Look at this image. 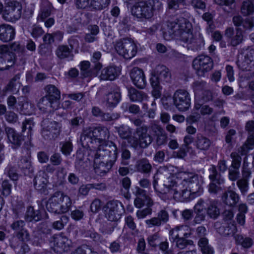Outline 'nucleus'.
I'll use <instances>...</instances> for the list:
<instances>
[{
    "label": "nucleus",
    "instance_id": "obj_41",
    "mask_svg": "<svg viewBox=\"0 0 254 254\" xmlns=\"http://www.w3.org/2000/svg\"><path fill=\"white\" fill-rule=\"evenodd\" d=\"M18 106L19 107H17V110L22 114H30L33 111V105L25 100L18 102Z\"/></svg>",
    "mask_w": 254,
    "mask_h": 254
},
{
    "label": "nucleus",
    "instance_id": "obj_53",
    "mask_svg": "<svg viewBox=\"0 0 254 254\" xmlns=\"http://www.w3.org/2000/svg\"><path fill=\"white\" fill-rule=\"evenodd\" d=\"M4 174L12 181H15L18 179L19 176L16 167L11 164L8 165L5 169Z\"/></svg>",
    "mask_w": 254,
    "mask_h": 254
},
{
    "label": "nucleus",
    "instance_id": "obj_23",
    "mask_svg": "<svg viewBox=\"0 0 254 254\" xmlns=\"http://www.w3.org/2000/svg\"><path fill=\"white\" fill-rule=\"evenodd\" d=\"M14 35V29L11 25L6 24L0 25V40L9 42L13 39Z\"/></svg>",
    "mask_w": 254,
    "mask_h": 254
},
{
    "label": "nucleus",
    "instance_id": "obj_43",
    "mask_svg": "<svg viewBox=\"0 0 254 254\" xmlns=\"http://www.w3.org/2000/svg\"><path fill=\"white\" fill-rule=\"evenodd\" d=\"M213 99V93L209 90H204L202 91L201 95H197L195 98V102H200L204 103Z\"/></svg>",
    "mask_w": 254,
    "mask_h": 254
},
{
    "label": "nucleus",
    "instance_id": "obj_57",
    "mask_svg": "<svg viewBox=\"0 0 254 254\" xmlns=\"http://www.w3.org/2000/svg\"><path fill=\"white\" fill-rule=\"evenodd\" d=\"M206 86V83L204 81H196L193 83L192 86L195 97L200 94V91H203L205 90Z\"/></svg>",
    "mask_w": 254,
    "mask_h": 254
},
{
    "label": "nucleus",
    "instance_id": "obj_4",
    "mask_svg": "<svg viewBox=\"0 0 254 254\" xmlns=\"http://www.w3.org/2000/svg\"><path fill=\"white\" fill-rule=\"evenodd\" d=\"M148 128L147 126H142L136 129V133L138 138L132 136L127 138L130 146L134 149L139 146L141 148H146L152 141V137L147 133Z\"/></svg>",
    "mask_w": 254,
    "mask_h": 254
},
{
    "label": "nucleus",
    "instance_id": "obj_37",
    "mask_svg": "<svg viewBox=\"0 0 254 254\" xmlns=\"http://www.w3.org/2000/svg\"><path fill=\"white\" fill-rule=\"evenodd\" d=\"M237 228L233 223L227 224L220 227L218 229L219 233L224 236L233 235L236 232Z\"/></svg>",
    "mask_w": 254,
    "mask_h": 254
},
{
    "label": "nucleus",
    "instance_id": "obj_64",
    "mask_svg": "<svg viewBox=\"0 0 254 254\" xmlns=\"http://www.w3.org/2000/svg\"><path fill=\"white\" fill-rule=\"evenodd\" d=\"M61 151L65 155H68L72 150V144L70 141H65L61 143Z\"/></svg>",
    "mask_w": 254,
    "mask_h": 254
},
{
    "label": "nucleus",
    "instance_id": "obj_2",
    "mask_svg": "<svg viewBox=\"0 0 254 254\" xmlns=\"http://www.w3.org/2000/svg\"><path fill=\"white\" fill-rule=\"evenodd\" d=\"M163 7L161 0H141L135 2L132 5V14L139 19H149L154 13Z\"/></svg>",
    "mask_w": 254,
    "mask_h": 254
},
{
    "label": "nucleus",
    "instance_id": "obj_54",
    "mask_svg": "<svg viewBox=\"0 0 254 254\" xmlns=\"http://www.w3.org/2000/svg\"><path fill=\"white\" fill-rule=\"evenodd\" d=\"M243 40V35L242 31L239 29L237 28L235 36L232 37L230 39V45L232 46L235 47L241 43Z\"/></svg>",
    "mask_w": 254,
    "mask_h": 254
},
{
    "label": "nucleus",
    "instance_id": "obj_61",
    "mask_svg": "<svg viewBox=\"0 0 254 254\" xmlns=\"http://www.w3.org/2000/svg\"><path fill=\"white\" fill-rule=\"evenodd\" d=\"M51 8L50 5L42 7L37 17L38 21H44L51 14Z\"/></svg>",
    "mask_w": 254,
    "mask_h": 254
},
{
    "label": "nucleus",
    "instance_id": "obj_13",
    "mask_svg": "<svg viewBox=\"0 0 254 254\" xmlns=\"http://www.w3.org/2000/svg\"><path fill=\"white\" fill-rule=\"evenodd\" d=\"M174 104L180 111L188 110L190 106V95L186 90L179 89L173 95Z\"/></svg>",
    "mask_w": 254,
    "mask_h": 254
},
{
    "label": "nucleus",
    "instance_id": "obj_25",
    "mask_svg": "<svg viewBox=\"0 0 254 254\" xmlns=\"http://www.w3.org/2000/svg\"><path fill=\"white\" fill-rule=\"evenodd\" d=\"M46 92V97L51 101L52 103H55L56 105L59 104V100L61 98V92L60 90L54 85H48L45 88Z\"/></svg>",
    "mask_w": 254,
    "mask_h": 254
},
{
    "label": "nucleus",
    "instance_id": "obj_45",
    "mask_svg": "<svg viewBox=\"0 0 254 254\" xmlns=\"http://www.w3.org/2000/svg\"><path fill=\"white\" fill-rule=\"evenodd\" d=\"M118 54L126 59H130L136 54V49H115Z\"/></svg>",
    "mask_w": 254,
    "mask_h": 254
},
{
    "label": "nucleus",
    "instance_id": "obj_35",
    "mask_svg": "<svg viewBox=\"0 0 254 254\" xmlns=\"http://www.w3.org/2000/svg\"><path fill=\"white\" fill-rule=\"evenodd\" d=\"M115 48H129L134 47L137 48L138 44L133 39L129 37H126L118 40L115 44Z\"/></svg>",
    "mask_w": 254,
    "mask_h": 254
},
{
    "label": "nucleus",
    "instance_id": "obj_20",
    "mask_svg": "<svg viewBox=\"0 0 254 254\" xmlns=\"http://www.w3.org/2000/svg\"><path fill=\"white\" fill-rule=\"evenodd\" d=\"M48 214L44 209L35 210L33 207L27 208L25 219L27 222H38L42 219H48Z\"/></svg>",
    "mask_w": 254,
    "mask_h": 254
},
{
    "label": "nucleus",
    "instance_id": "obj_59",
    "mask_svg": "<svg viewBox=\"0 0 254 254\" xmlns=\"http://www.w3.org/2000/svg\"><path fill=\"white\" fill-rule=\"evenodd\" d=\"M187 238H181L177 239L175 241H173V242L176 243V246L177 248L180 249H185L188 245H191L193 243L192 241L190 240L186 239Z\"/></svg>",
    "mask_w": 254,
    "mask_h": 254
},
{
    "label": "nucleus",
    "instance_id": "obj_14",
    "mask_svg": "<svg viewBox=\"0 0 254 254\" xmlns=\"http://www.w3.org/2000/svg\"><path fill=\"white\" fill-rule=\"evenodd\" d=\"M80 141L83 147L90 149H95L96 146L94 144L98 143L94 130L91 127L83 129L80 136Z\"/></svg>",
    "mask_w": 254,
    "mask_h": 254
},
{
    "label": "nucleus",
    "instance_id": "obj_12",
    "mask_svg": "<svg viewBox=\"0 0 254 254\" xmlns=\"http://www.w3.org/2000/svg\"><path fill=\"white\" fill-rule=\"evenodd\" d=\"M209 179L211 183L208 186L209 192L213 194H217L222 190L221 185L224 183V180L219 173L215 165H212L209 169Z\"/></svg>",
    "mask_w": 254,
    "mask_h": 254
},
{
    "label": "nucleus",
    "instance_id": "obj_56",
    "mask_svg": "<svg viewBox=\"0 0 254 254\" xmlns=\"http://www.w3.org/2000/svg\"><path fill=\"white\" fill-rule=\"evenodd\" d=\"M21 15V6L19 4L15 6L12 13H10V16H4V19L6 20L11 21L18 19Z\"/></svg>",
    "mask_w": 254,
    "mask_h": 254
},
{
    "label": "nucleus",
    "instance_id": "obj_60",
    "mask_svg": "<svg viewBox=\"0 0 254 254\" xmlns=\"http://www.w3.org/2000/svg\"><path fill=\"white\" fill-rule=\"evenodd\" d=\"M92 0H75V3L78 8H88L92 10Z\"/></svg>",
    "mask_w": 254,
    "mask_h": 254
},
{
    "label": "nucleus",
    "instance_id": "obj_38",
    "mask_svg": "<svg viewBox=\"0 0 254 254\" xmlns=\"http://www.w3.org/2000/svg\"><path fill=\"white\" fill-rule=\"evenodd\" d=\"M119 149L122 152V163L124 165H127L128 160L131 157V154L129 150L127 148V144L126 141H123L120 143Z\"/></svg>",
    "mask_w": 254,
    "mask_h": 254
},
{
    "label": "nucleus",
    "instance_id": "obj_28",
    "mask_svg": "<svg viewBox=\"0 0 254 254\" xmlns=\"http://www.w3.org/2000/svg\"><path fill=\"white\" fill-rule=\"evenodd\" d=\"M248 49H242L240 54L238 55L237 64L238 67L243 70L247 69L249 61H251L248 55Z\"/></svg>",
    "mask_w": 254,
    "mask_h": 254
},
{
    "label": "nucleus",
    "instance_id": "obj_49",
    "mask_svg": "<svg viewBox=\"0 0 254 254\" xmlns=\"http://www.w3.org/2000/svg\"><path fill=\"white\" fill-rule=\"evenodd\" d=\"M81 74L84 77H88L92 74V70L90 68V63L88 61H82L80 64Z\"/></svg>",
    "mask_w": 254,
    "mask_h": 254
},
{
    "label": "nucleus",
    "instance_id": "obj_62",
    "mask_svg": "<svg viewBox=\"0 0 254 254\" xmlns=\"http://www.w3.org/2000/svg\"><path fill=\"white\" fill-rule=\"evenodd\" d=\"M19 3L15 1H11L8 2L7 5L5 6L3 13V17L4 16L7 15V16H10V13H12L14 11V8L15 6L19 5Z\"/></svg>",
    "mask_w": 254,
    "mask_h": 254
},
{
    "label": "nucleus",
    "instance_id": "obj_30",
    "mask_svg": "<svg viewBox=\"0 0 254 254\" xmlns=\"http://www.w3.org/2000/svg\"><path fill=\"white\" fill-rule=\"evenodd\" d=\"M48 180L46 175L44 172H39L34 179V185L35 189L42 191L46 189Z\"/></svg>",
    "mask_w": 254,
    "mask_h": 254
},
{
    "label": "nucleus",
    "instance_id": "obj_34",
    "mask_svg": "<svg viewBox=\"0 0 254 254\" xmlns=\"http://www.w3.org/2000/svg\"><path fill=\"white\" fill-rule=\"evenodd\" d=\"M135 167L138 172L144 174H149L152 170V166L146 158H142L138 160L135 165Z\"/></svg>",
    "mask_w": 254,
    "mask_h": 254
},
{
    "label": "nucleus",
    "instance_id": "obj_32",
    "mask_svg": "<svg viewBox=\"0 0 254 254\" xmlns=\"http://www.w3.org/2000/svg\"><path fill=\"white\" fill-rule=\"evenodd\" d=\"M218 201L215 200L210 201L206 208L207 215L211 219H217L220 214Z\"/></svg>",
    "mask_w": 254,
    "mask_h": 254
},
{
    "label": "nucleus",
    "instance_id": "obj_5",
    "mask_svg": "<svg viewBox=\"0 0 254 254\" xmlns=\"http://www.w3.org/2000/svg\"><path fill=\"white\" fill-rule=\"evenodd\" d=\"M23 52L24 49H0V70L9 69L14 64L16 55Z\"/></svg>",
    "mask_w": 254,
    "mask_h": 254
},
{
    "label": "nucleus",
    "instance_id": "obj_47",
    "mask_svg": "<svg viewBox=\"0 0 254 254\" xmlns=\"http://www.w3.org/2000/svg\"><path fill=\"white\" fill-rule=\"evenodd\" d=\"M235 240L238 244L241 245L244 248H249L253 245V241L251 238H244L240 235H237L235 236Z\"/></svg>",
    "mask_w": 254,
    "mask_h": 254
},
{
    "label": "nucleus",
    "instance_id": "obj_10",
    "mask_svg": "<svg viewBox=\"0 0 254 254\" xmlns=\"http://www.w3.org/2000/svg\"><path fill=\"white\" fill-rule=\"evenodd\" d=\"M41 126V134L45 139H55L59 135L60 127L57 122L44 119L42 122Z\"/></svg>",
    "mask_w": 254,
    "mask_h": 254
},
{
    "label": "nucleus",
    "instance_id": "obj_36",
    "mask_svg": "<svg viewBox=\"0 0 254 254\" xmlns=\"http://www.w3.org/2000/svg\"><path fill=\"white\" fill-rule=\"evenodd\" d=\"M93 129L96 138H97L98 143L100 141H105L106 139L109 138V131L106 127H98Z\"/></svg>",
    "mask_w": 254,
    "mask_h": 254
},
{
    "label": "nucleus",
    "instance_id": "obj_50",
    "mask_svg": "<svg viewBox=\"0 0 254 254\" xmlns=\"http://www.w3.org/2000/svg\"><path fill=\"white\" fill-rule=\"evenodd\" d=\"M241 12L245 15H252L254 13V6L251 1L247 0L243 2Z\"/></svg>",
    "mask_w": 254,
    "mask_h": 254
},
{
    "label": "nucleus",
    "instance_id": "obj_18",
    "mask_svg": "<svg viewBox=\"0 0 254 254\" xmlns=\"http://www.w3.org/2000/svg\"><path fill=\"white\" fill-rule=\"evenodd\" d=\"M5 132L8 141L12 144L13 148H18L24 140V136L20 133L17 132L12 127H5Z\"/></svg>",
    "mask_w": 254,
    "mask_h": 254
},
{
    "label": "nucleus",
    "instance_id": "obj_6",
    "mask_svg": "<svg viewBox=\"0 0 254 254\" xmlns=\"http://www.w3.org/2000/svg\"><path fill=\"white\" fill-rule=\"evenodd\" d=\"M105 143L98 147L95 154V159H102L103 160L115 162L118 156V148L116 145L112 141Z\"/></svg>",
    "mask_w": 254,
    "mask_h": 254
},
{
    "label": "nucleus",
    "instance_id": "obj_16",
    "mask_svg": "<svg viewBox=\"0 0 254 254\" xmlns=\"http://www.w3.org/2000/svg\"><path fill=\"white\" fill-rule=\"evenodd\" d=\"M169 215L168 212L162 209L158 212L156 217L145 220V224L148 228L159 227L162 224L169 221Z\"/></svg>",
    "mask_w": 254,
    "mask_h": 254
},
{
    "label": "nucleus",
    "instance_id": "obj_42",
    "mask_svg": "<svg viewBox=\"0 0 254 254\" xmlns=\"http://www.w3.org/2000/svg\"><path fill=\"white\" fill-rule=\"evenodd\" d=\"M20 74H16L9 82L8 84L4 88L3 91L6 92L8 91L10 92H16L18 89H17L16 86L17 84L19 83V80L20 79Z\"/></svg>",
    "mask_w": 254,
    "mask_h": 254
},
{
    "label": "nucleus",
    "instance_id": "obj_9",
    "mask_svg": "<svg viewBox=\"0 0 254 254\" xmlns=\"http://www.w3.org/2000/svg\"><path fill=\"white\" fill-rule=\"evenodd\" d=\"M192 67L199 76H204L213 67L211 58L207 56L201 55L196 57L192 62Z\"/></svg>",
    "mask_w": 254,
    "mask_h": 254
},
{
    "label": "nucleus",
    "instance_id": "obj_3",
    "mask_svg": "<svg viewBox=\"0 0 254 254\" xmlns=\"http://www.w3.org/2000/svg\"><path fill=\"white\" fill-rule=\"evenodd\" d=\"M71 205L70 197L63 192L58 191L53 193L47 204V210L56 214H62L69 211Z\"/></svg>",
    "mask_w": 254,
    "mask_h": 254
},
{
    "label": "nucleus",
    "instance_id": "obj_1",
    "mask_svg": "<svg viewBox=\"0 0 254 254\" xmlns=\"http://www.w3.org/2000/svg\"><path fill=\"white\" fill-rule=\"evenodd\" d=\"M201 177L193 172L179 171L164 181V186L178 201H187L191 193L199 195L202 191Z\"/></svg>",
    "mask_w": 254,
    "mask_h": 254
},
{
    "label": "nucleus",
    "instance_id": "obj_24",
    "mask_svg": "<svg viewBox=\"0 0 254 254\" xmlns=\"http://www.w3.org/2000/svg\"><path fill=\"white\" fill-rule=\"evenodd\" d=\"M188 231V227L186 226L181 225L176 226L169 232V235L172 241L183 237L189 238L190 235V232Z\"/></svg>",
    "mask_w": 254,
    "mask_h": 254
},
{
    "label": "nucleus",
    "instance_id": "obj_15",
    "mask_svg": "<svg viewBox=\"0 0 254 254\" xmlns=\"http://www.w3.org/2000/svg\"><path fill=\"white\" fill-rule=\"evenodd\" d=\"M51 243L53 244L54 251L60 253L67 251L71 245L70 241L66 236L62 234L53 236Z\"/></svg>",
    "mask_w": 254,
    "mask_h": 254
},
{
    "label": "nucleus",
    "instance_id": "obj_58",
    "mask_svg": "<svg viewBox=\"0 0 254 254\" xmlns=\"http://www.w3.org/2000/svg\"><path fill=\"white\" fill-rule=\"evenodd\" d=\"M230 156L232 159V161L229 168L239 169L242 161L241 157L236 152H232Z\"/></svg>",
    "mask_w": 254,
    "mask_h": 254
},
{
    "label": "nucleus",
    "instance_id": "obj_17",
    "mask_svg": "<svg viewBox=\"0 0 254 254\" xmlns=\"http://www.w3.org/2000/svg\"><path fill=\"white\" fill-rule=\"evenodd\" d=\"M130 78L133 84L137 88L143 89L146 86V80L143 70L138 67H134L129 72Z\"/></svg>",
    "mask_w": 254,
    "mask_h": 254
},
{
    "label": "nucleus",
    "instance_id": "obj_22",
    "mask_svg": "<svg viewBox=\"0 0 254 254\" xmlns=\"http://www.w3.org/2000/svg\"><path fill=\"white\" fill-rule=\"evenodd\" d=\"M194 146L200 151H207L211 146V141L209 138L200 133L197 134L193 138Z\"/></svg>",
    "mask_w": 254,
    "mask_h": 254
},
{
    "label": "nucleus",
    "instance_id": "obj_40",
    "mask_svg": "<svg viewBox=\"0 0 254 254\" xmlns=\"http://www.w3.org/2000/svg\"><path fill=\"white\" fill-rule=\"evenodd\" d=\"M18 166L25 175H29L33 172L30 161L26 158L22 159L18 163Z\"/></svg>",
    "mask_w": 254,
    "mask_h": 254
},
{
    "label": "nucleus",
    "instance_id": "obj_52",
    "mask_svg": "<svg viewBox=\"0 0 254 254\" xmlns=\"http://www.w3.org/2000/svg\"><path fill=\"white\" fill-rule=\"evenodd\" d=\"M146 201H147V206L151 207L153 204V201L149 196H148V198L136 197L134 200V204L136 207L140 208L144 206Z\"/></svg>",
    "mask_w": 254,
    "mask_h": 254
},
{
    "label": "nucleus",
    "instance_id": "obj_51",
    "mask_svg": "<svg viewBox=\"0 0 254 254\" xmlns=\"http://www.w3.org/2000/svg\"><path fill=\"white\" fill-rule=\"evenodd\" d=\"M194 107L197 110H200V112L202 115H210L213 112V109L209 106L200 102H195Z\"/></svg>",
    "mask_w": 254,
    "mask_h": 254
},
{
    "label": "nucleus",
    "instance_id": "obj_55",
    "mask_svg": "<svg viewBox=\"0 0 254 254\" xmlns=\"http://www.w3.org/2000/svg\"><path fill=\"white\" fill-rule=\"evenodd\" d=\"M187 0H167L168 8L174 10L181 8V6L186 5Z\"/></svg>",
    "mask_w": 254,
    "mask_h": 254
},
{
    "label": "nucleus",
    "instance_id": "obj_8",
    "mask_svg": "<svg viewBox=\"0 0 254 254\" xmlns=\"http://www.w3.org/2000/svg\"><path fill=\"white\" fill-rule=\"evenodd\" d=\"M171 73L170 69L163 64H158L152 69L150 79V83L154 86L164 84L171 81Z\"/></svg>",
    "mask_w": 254,
    "mask_h": 254
},
{
    "label": "nucleus",
    "instance_id": "obj_11",
    "mask_svg": "<svg viewBox=\"0 0 254 254\" xmlns=\"http://www.w3.org/2000/svg\"><path fill=\"white\" fill-rule=\"evenodd\" d=\"M105 217L112 222L118 221L124 211L123 204L118 200H111L108 202L105 206Z\"/></svg>",
    "mask_w": 254,
    "mask_h": 254
},
{
    "label": "nucleus",
    "instance_id": "obj_39",
    "mask_svg": "<svg viewBox=\"0 0 254 254\" xmlns=\"http://www.w3.org/2000/svg\"><path fill=\"white\" fill-rule=\"evenodd\" d=\"M37 106L38 108L42 111H46L49 108H56L58 105L55 103H52L50 100L46 96L41 98L38 103Z\"/></svg>",
    "mask_w": 254,
    "mask_h": 254
},
{
    "label": "nucleus",
    "instance_id": "obj_63",
    "mask_svg": "<svg viewBox=\"0 0 254 254\" xmlns=\"http://www.w3.org/2000/svg\"><path fill=\"white\" fill-rule=\"evenodd\" d=\"M149 245L152 247H156L160 241V236L158 233H154L149 236L147 239Z\"/></svg>",
    "mask_w": 254,
    "mask_h": 254
},
{
    "label": "nucleus",
    "instance_id": "obj_33",
    "mask_svg": "<svg viewBox=\"0 0 254 254\" xmlns=\"http://www.w3.org/2000/svg\"><path fill=\"white\" fill-rule=\"evenodd\" d=\"M202 202L200 200L198 201L194 207L195 216L192 222L193 225L200 224L205 219V215L201 206Z\"/></svg>",
    "mask_w": 254,
    "mask_h": 254
},
{
    "label": "nucleus",
    "instance_id": "obj_21",
    "mask_svg": "<svg viewBox=\"0 0 254 254\" xmlns=\"http://www.w3.org/2000/svg\"><path fill=\"white\" fill-rule=\"evenodd\" d=\"M115 162L113 161L94 159V170L95 173L100 176L106 175L112 167Z\"/></svg>",
    "mask_w": 254,
    "mask_h": 254
},
{
    "label": "nucleus",
    "instance_id": "obj_46",
    "mask_svg": "<svg viewBox=\"0 0 254 254\" xmlns=\"http://www.w3.org/2000/svg\"><path fill=\"white\" fill-rule=\"evenodd\" d=\"M69 217L66 215H62L58 220L54 221L52 224V228L57 230H61L69 221Z\"/></svg>",
    "mask_w": 254,
    "mask_h": 254
},
{
    "label": "nucleus",
    "instance_id": "obj_44",
    "mask_svg": "<svg viewBox=\"0 0 254 254\" xmlns=\"http://www.w3.org/2000/svg\"><path fill=\"white\" fill-rule=\"evenodd\" d=\"M116 129L119 136L122 139H127L132 135V130L127 126L122 125L119 127H116Z\"/></svg>",
    "mask_w": 254,
    "mask_h": 254
},
{
    "label": "nucleus",
    "instance_id": "obj_31",
    "mask_svg": "<svg viewBox=\"0 0 254 254\" xmlns=\"http://www.w3.org/2000/svg\"><path fill=\"white\" fill-rule=\"evenodd\" d=\"M193 141V137L190 135H186L184 138V144L182 145L180 150L177 152V156L180 158H183L187 155V153L189 151L190 147L189 145Z\"/></svg>",
    "mask_w": 254,
    "mask_h": 254
},
{
    "label": "nucleus",
    "instance_id": "obj_26",
    "mask_svg": "<svg viewBox=\"0 0 254 254\" xmlns=\"http://www.w3.org/2000/svg\"><path fill=\"white\" fill-rule=\"evenodd\" d=\"M120 73V69L117 67L109 66L102 70L100 77L101 80H113L119 75Z\"/></svg>",
    "mask_w": 254,
    "mask_h": 254
},
{
    "label": "nucleus",
    "instance_id": "obj_29",
    "mask_svg": "<svg viewBox=\"0 0 254 254\" xmlns=\"http://www.w3.org/2000/svg\"><path fill=\"white\" fill-rule=\"evenodd\" d=\"M128 93L130 100L133 102L145 101H147L148 98V96L145 93L137 90L133 87L128 89Z\"/></svg>",
    "mask_w": 254,
    "mask_h": 254
},
{
    "label": "nucleus",
    "instance_id": "obj_48",
    "mask_svg": "<svg viewBox=\"0 0 254 254\" xmlns=\"http://www.w3.org/2000/svg\"><path fill=\"white\" fill-rule=\"evenodd\" d=\"M92 10H101L108 7L110 0H92Z\"/></svg>",
    "mask_w": 254,
    "mask_h": 254
},
{
    "label": "nucleus",
    "instance_id": "obj_27",
    "mask_svg": "<svg viewBox=\"0 0 254 254\" xmlns=\"http://www.w3.org/2000/svg\"><path fill=\"white\" fill-rule=\"evenodd\" d=\"M222 202L229 206H235L239 201L238 194L233 190H227L222 194Z\"/></svg>",
    "mask_w": 254,
    "mask_h": 254
},
{
    "label": "nucleus",
    "instance_id": "obj_19",
    "mask_svg": "<svg viewBox=\"0 0 254 254\" xmlns=\"http://www.w3.org/2000/svg\"><path fill=\"white\" fill-rule=\"evenodd\" d=\"M105 90L104 99L106 106L108 107H115L120 100V93L117 90L110 87H107Z\"/></svg>",
    "mask_w": 254,
    "mask_h": 254
},
{
    "label": "nucleus",
    "instance_id": "obj_7",
    "mask_svg": "<svg viewBox=\"0 0 254 254\" xmlns=\"http://www.w3.org/2000/svg\"><path fill=\"white\" fill-rule=\"evenodd\" d=\"M183 21L178 22H172L167 24V28L163 32L164 37L165 39L169 40L173 38L174 36H181L186 37V35L191 36L190 29H187V24Z\"/></svg>",
    "mask_w": 254,
    "mask_h": 254
}]
</instances>
